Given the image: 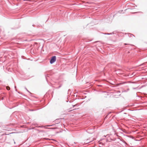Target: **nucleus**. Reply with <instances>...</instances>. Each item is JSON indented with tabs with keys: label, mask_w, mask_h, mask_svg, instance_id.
<instances>
[{
	"label": "nucleus",
	"mask_w": 147,
	"mask_h": 147,
	"mask_svg": "<svg viewBox=\"0 0 147 147\" xmlns=\"http://www.w3.org/2000/svg\"><path fill=\"white\" fill-rule=\"evenodd\" d=\"M56 60V58L55 56L53 57L50 60V63H51L52 64L55 62Z\"/></svg>",
	"instance_id": "1"
},
{
	"label": "nucleus",
	"mask_w": 147,
	"mask_h": 147,
	"mask_svg": "<svg viewBox=\"0 0 147 147\" xmlns=\"http://www.w3.org/2000/svg\"><path fill=\"white\" fill-rule=\"evenodd\" d=\"M6 89L7 90H9L10 89V88L9 86H7L6 87Z\"/></svg>",
	"instance_id": "2"
},
{
	"label": "nucleus",
	"mask_w": 147,
	"mask_h": 147,
	"mask_svg": "<svg viewBox=\"0 0 147 147\" xmlns=\"http://www.w3.org/2000/svg\"><path fill=\"white\" fill-rule=\"evenodd\" d=\"M45 128H47V127H45Z\"/></svg>",
	"instance_id": "3"
}]
</instances>
